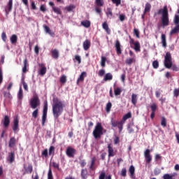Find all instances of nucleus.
<instances>
[{"label":"nucleus","mask_w":179,"mask_h":179,"mask_svg":"<svg viewBox=\"0 0 179 179\" xmlns=\"http://www.w3.org/2000/svg\"><path fill=\"white\" fill-rule=\"evenodd\" d=\"M92 134L95 139L101 138V135H103V126L101 125V123L98 122L96 124Z\"/></svg>","instance_id":"nucleus-3"},{"label":"nucleus","mask_w":179,"mask_h":179,"mask_svg":"<svg viewBox=\"0 0 179 179\" xmlns=\"http://www.w3.org/2000/svg\"><path fill=\"white\" fill-rule=\"evenodd\" d=\"M173 94H174L175 97H178V96H179V89H177V88L174 89Z\"/></svg>","instance_id":"nucleus-62"},{"label":"nucleus","mask_w":179,"mask_h":179,"mask_svg":"<svg viewBox=\"0 0 179 179\" xmlns=\"http://www.w3.org/2000/svg\"><path fill=\"white\" fill-rule=\"evenodd\" d=\"M161 125L162 127H167V120H166V117H162Z\"/></svg>","instance_id":"nucleus-43"},{"label":"nucleus","mask_w":179,"mask_h":179,"mask_svg":"<svg viewBox=\"0 0 179 179\" xmlns=\"http://www.w3.org/2000/svg\"><path fill=\"white\" fill-rule=\"evenodd\" d=\"M164 65L167 69H170L173 66V57H171V53L167 52L164 57Z\"/></svg>","instance_id":"nucleus-4"},{"label":"nucleus","mask_w":179,"mask_h":179,"mask_svg":"<svg viewBox=\"0 0 179 179\" xmlns=\"http://www.w3.org/2000/svg\"><path fill=\"white\" fill-rule=\"evenodd\" d=\"M99 179H106V173L105 172H102L100 175H99Z\"/></svg>","instance_id":"nucleus-64"},{"label":"nucleus","mask_w":179,"mask_h":179,"mask_svg":"<svg viewBox=\"0 0 179 179\" xmlns=\"http://www.w3.org/2000/svg\"><path fill=\"white\" fill-rule=\"evenodd\" d=\"M177 33H179V25H175L174 28L170 31L171 36H173V34H177Z\"/></svg>","instance_id":"nucleus-33"},{"label":"nucleus","mask_w":179,"mask_h":179,"mask_svg":"<svg viewBox=\"0 0 179 179\" xmlns=\"http://www.w3.org/2000/svg\"><path fill=\"white\" fill-rule=\"evenodd\" d=\"M120 176H122V177H127V169L126 168L122 169Z\"/></svg>","instance_id":"nucleus-54"},{"label":"nucleus","mask_w":179,"mask_h":179,"mask_svg":"<svg viewBox=\"0 0 179 179\" xmlns=\"http://www.w3.org/2000/svg\"><path fill=\"white\" fill-rule=\"evenodd\" d=\"M76 8V6H75L74 5H70L66 7V10L67 12H71V10H73V9H75Z\"/></svg>","instance_id":"nucleus-56"},{"label":"nucleus","mask_w":179,"mask_h":179,"mask_svg":"<svg viewBox=\"0 0 179 179\" xmlns=\"http://www.w3.org/2000/svg\"><path fill=\"white\" fill-rule=\"evenodd\" d=\"M106 62H107V57L102 56L101 59V66H102V68L106 67Z\"/></svg>","instance_id":"nucleus-38"},{"label":"nucleus","mask_w":179,"mask_h":179,"mask_svg":"<svg viewBox=\"0 0 179 179\" xmlns=\"http://www.w3.org/2000/svg\"><path fill=\"white\" fill-rule=\"evenodd\" d=\"M81 177L83 179H86L87 177V169H84L81 170Z\"/></svg>","instance_id":"nucleus-39"},{"label":"nucleus","mask_w":179,"mask_h":179,"mask_svg":"<svg viewBox=\"0 0 179 179\" xmlns=\"http://www.w3.org/2000/svg\"><path fill=\"white\" fill-rule=\"evenodd\" d=\"M108 157H114L115 156V152H114V148L111 143L108 145Z\"/></svg>","instance_id":"nucleus-15"},{"label":"nucleus","mask_w":179,"mask_h":179,"mask_svg":"<svg viewBox=\"0 0 179 179\" xmlns=\"http://www.w3.org/2000/svg\"><path fill=\"white\" fill-rule=\"evenodd\" d=\"M51 54L52 58H54L55 59H58V58H59V52L58 51V50L55 49L52 50Z\"/></svg>","instance_id":"nucleus-22"},{"label":"nucleus","mask_w":179,"mask_h":179,"mask_svg":"<svg viewBox=\"0 0 179 179\" xmlns=\"http://www.w3.org/2000/svg\"><path fill=\"white\" fill-rule=\"evenodd\" d=\"M23 64H24V66L22 68V73H26V72L29 71L27 69V68H29V62L27 61V59H24Z\"/></svg>","instance_id":"nucleus-23"},{"label":"nucleus","mask_w":179,"mask_h":179,"mask_svg":"<svg viewBox=\"0 0 179 179\" xmlns=\"http://www.w3.org/2000/svg\"><path fill=\"white\" fill-rule=\"evenodd\" d=\"M144 157L145 159L146 163L149 164L152 162V155H150V150L147 149L144 152Z\"/></svg>","instance_id":"nucleus-9"},{"label":"nucleus","mask_w":179,"mask_h":179,"mask_svg":"<svg viewBox=\"0 0 179 179\" xmlns=\"http://www.w3.org/2000/svg\"><path fill=\"white\" fill-rule=\"evenodd\" d=\"M113 3H115L117 6L121 5V0H111Z\"/></svg>","instance_id":"nucleus-63"},{"label":"nucleus","mask_w":179,"mask_h":179,"mask_svg":"<svg viewBox=\"0 0 179 179\" xmlns=\"http://www.w3.org/2000/svg\"><path fill=\"white\" fill-rule=\"evenodd\" d=\"M131 103L134 106H136V103H138V95L136 94H132Z\"/></svg>","instance_id":"nucleus-28"},{"label":"nucleus","mask_w":179,"mask_h":179,"mask_svg":"<svg viewBox=\"0 0 179 179\" xmlns=\"http://www.w3.org/2000/svg\"><path fill=\"white\" fill-rule=\"evenodd\" d=\"M90 45H91V42L90 40L89 39H86L83 44V47L84 48L85 51H87V50H89V48H90Z\"/></svg>","instance_id":"nucleus-16"},{"label":"nucleus","mask_w":179,"mask_h":179,"mask_svg":"<svg viewBox=\"0 0 179 179\" xmlns=\"http://www.w3.org/2000/svg\"><path fill=\"white\" fill-rule=\"evenodd\" d=\"M44 29H45V33H47L48 34H50V36H55V34L51 31V29H50V27H48V26L45 25L43 26Z\"/></svg>","instance_id":"nucleus-32"},{"label":"nucleus","mask_w":179,"mask_h":179,"mask_svg":"<svg viewBox=\"0 0 179 179\" xmlns=\"http://www.w3.org/2000/svg\"><path fill=\"white\" fill-rule=\"evenodd\" d=\"M134 33L137 38H141V33L139 32V29L135 28L134 29Z\"/></svg>","instance_id":"nucleus-47"},{"label":"nucleus","mask_w":179,"mask_h":179,"mask_svg":"<svg viewBox=\"0 0 179 179\" xmlns=\"http://www.w3.org/2000/svg\"><path fill=\"white\" fill-rule=\"evenodd\" d=\"M152 66L154 69H157V68H159V62L157 60H155L152 62Z\"/></svg>","instance_id":"nucleus-55"},{"label":"nucleus","mask_w":179,"mask_h":179,"mask_svg":"<svg viewBox=\"0 0 179 179\" xmlns=\"http://www.w3.org/2000/svg\"><path fill=\"white\" fill-rule=\"evenodd\" d=\"M29 104L31 106V108L33 110H36L37 107H40L41 101H40V98H38V96L37 94H35L32 99L29 101Z\"/></svg>","instance_id":"nucleus-5"},{"label":"nucleus","mask_w":179,"mask_h":179,"mask_svg":"<svg viewBox=\"0 0 179 179\" xmlns=\"http://www.w3.org/2000/svg\"><path fill=\"white\" fill-rule=\"evenodd\" d=\"M129 118H132V113L131 112H128L127 114H125L122 119V122L124 125V124H125V122L127 121V120H129Z\"/></svg>","instance_id":"nucleus-19"},{"label":"nucleus","mask_w":179,"mask_h":179,"mask_svg":"<svg viewBox=\"0 0 179 179\" xmlns=\"http://www.w3.org/2000/svg\"><path fill=\"white\" fill-rule=\"evenodd\" d=\"M135 62L136 59H134V57H133L127 59L125 63L127 64V65H132V64H134V62Z\"/></svg>","instance_id":"nucleus-40"},{"label":"nucleus","mask_w":179,"mask_h":179,"mask_svg":"<svg viewBox=\"0 0 179 179\" xmlns=\"http://www.w3.org/2000/svg\"><path fill=\"white\" fill-rule=\"evenodd\" d=\"M162 13V24L164 26V27H166V26H169L170 24V20H169V9L167 8V6H164L163 9H159L157 12L158 15H161Z\"/></svg>","instance_id":"nucleus-2"},{"label":"nucleus","mask_w":179,"mask_h":179,"mask_svg":"<svg viewBox=\"0 0 179 179\" xmlns=\"http://www.w3.org/2000/svg\"><path fill=\"white\" fill-rule=\"evenodd\" d=\"M48 179H54V176H52V171L51 170V168H50L48 170Z\"/></svg>","instance_id":"nucleus-50"},{"label":"nucleus","mask_w":179,"mask_h":179,"mask_svg":"<svg viewBox=\"0 0 179 179\" xmlns=\"http://www.w3.org/2000/svg\"><path fill=\"white\" fill-rule=\"evenodd\" d=\"M11 44H16L17 43V35L13 34L10 38Z\"/></svg>","instance_id":"nucleus-27"},{"label":"nucleus","mask_w":179,"mask_h":179,"mask_svg":"<svg viewBox=\"0 0 179 179\" xmlns=\"http://www.w3.org/2000/svg\"><path fill=\"white\" fill-rule=\"evenodd\" d=\"M86 76H87V73H86V71L82 72L81 74L80 75V77L77 80V85H79V82H83Z\"/></svg>","instance_id":"nucleus-18"},{"label":"nucleus","mask_w":179,"mask_h":179,"mask_svg":"<svg viewBox=\"0 0 179 179\" xmlns=\"http://www.w3.org/2000/svg\"><path fill=\"white\" fill-rule=\"evenodd\" d=\"M91 22L90 20H84L81 22V25L85 27L86 29L90 27Z\"/></svg>","instance_id":"nucleus-36"},{"label":"nucleus","mask_w":179,"mask_h":179,"mask_svg":"<svg viewBox=\"0 0 179 179\" xmlns=\"http://www.w3.org/2000/svg\"><path fill=\"white\" fill-rule=\"evenodd\" d=\"M113 142L115 145H118V143H120V137L118 136H115L113 139Z\"/></svg>","instance_id":"nucleus-58"},{"label":"nucleus","mask_w":179,"mask_h":179,"mask_svg":"<svg viewBox=\"0 0 179 179\" xmlns=\"http://www.w3.org/2000/svg\"><path fill=\"white\" fill-rule=\"evenodd\" d=\"M27 174H31L33 173V165L29 164L27 167H24Z\"/></svg>","instance_id":"nucleus-29"},{"label":"nucleus","mask_w":179,"mask_h":179,"mask_svg":"<svg viewBox=\"0 0 179 179\" xmlns=\"http://www.w3.org/2000/svg\"><path fill=\"white\" fill-rule=\"evenodd\" d=\"M60 83H66V76L62 75L60 77Z\"/></svg>","instance_id":"nucleus-51"},{"label":"nucleus","mask_w":179,"mask_h":179,"mask_svg":"<svg viewBox=\"0 0 179 179\" xmlns=\"http://www.w3.org/2000/svg\"><path fill=\"white\" fill-rule=\"evenodd\" d=\"M95 3L97 6H103L104 0H95Z\"/></svg>","instance_id":"nucleus-45"},{"label":"nucleus","mask_w":179,"mask_h":179,"mask_svg":"<svg viewBox=\"0 0 179 179\" xmlns=\"http://www.w3.org/2000/svg\"><path fill=\"white\" fill-rule=\"evenodd\" d=\"M150 108L152 111L150 114V118L151 120H153V118H155L156 110H157V104H156V103H153L152 104L150 105Z\"/></svg>","instance_id":"nucleus-12"},{"label":"nucleus","mask_w":179,"mask_h":179,"mask_svg":"<svg viewBox=\"0 0 179 179\" xmlns=\"http://www.w3.org/2000/svg\"><path fill=\"white\" fill-rule=\"evenodd\" d=\"M133 45H134V50L136 52H141V43H139V41H136V43Z\"/></svg>","instance_id":"nucleus-26"},{"label":"nucleus","mask_w":179,"mask_h":179,"mask_svg":"<svg viewBox=\"0 0 179 179\" xmlns=\"http://www.w3.org/2000/svg\"><path fill=\"white\" fill-rule=\"evenodd\" d=\"M38 116V108H36L34 110V113H32V117L33 118H37Z\"/></svg>","instance_id":"nucleus-52"},{"label":"nucleus","mask_w":179,"mask_h":179,"mask_svg":"<svg viewBox=\"0 0 179 179\" xmlns=\"http://www.w3.org/2000/svg\"><path fill=\"white\" fill-rule=\"evenodd\" d=\"M13 6V0H9L8 5L5 7V12L6 16L9 15V12H12V8Z\"/></svg>","instance_id":"nucleus-11"},{"label":"nucleus","mask_w":179,"mask_h":179,"mask_svg":"<svg viewBox=\"0 0 179 179\" xmlns=\"http://www.w3.org/2000/svg\"><path fill=\"white\" fill-rule=\"evenodd\" d=\"M17 142V141L15 137H11L8 141V148H15Z\"/></svg>","instance_id":"nucleus-17"},{"label":"nucleus","mask_w":179,"mask_h":179,"mask_svg":"<svg viewBox=\"0 0 179 179\" xmlns=\"http://www.w3.org/2000/svg\"><path fill=\"white\" fill-rule=\"evenodd\" d=\"M17 96L20 100H22V99H23V90L22 89V87H20Z\"/></svg>","instance_id":"nucleus-49"},{"label":"nucleus","mask_w":179,"mask_h":179,"mask_svg":"<svg viewBox=\"0 0 179 179\" xmlns=\"http://www.w3.org/2000/svg\"><path fill=\"white\" fill-rule=\"evenodd\" d=\"M110 125L113 128H115L117 127L119 132L120 133L122 132V129H124V123H122V120L117 121L114 120V118H111Z\"/></svg>","instance_id":"nucleus-6"},{"label":"nucleus","mask_w":179,"mask_h":179,"mask_svg":"<svg viewBox=\"0 0 179 179\" xmlns=\"http://www.w3.org/2000/svg\"><path fill=\"white\" fill-rule=\"evenodd\" d=\"M13 131L15 134L19 132V119H17V117L14 118L13 120Z\"/></svg>","instance_id":"nucleus-10"},{"label":"nucleus","mask_w":179,"mask_h":179,"mask_svg":"<svg viewBox=\"0 0 179 179\" xmlns=\"http://www.w3.org/2000/svg\"><path fill=\"white\" fill-rule=\"evenodd\" d=\"M102 27L106 31L107 34H111V29L108 27V24L106 22L102 24Z\"/></svg>","instance_id":"nucleus-25"},{"label":"nucleus","mask_w":179,"mask_h":179,"mask_svg":"<svg viewBox=\"0 0 179 179\" xmlns=\"http://www.w3.org/2000/svg\"><path fill=\"white\" fill-rule=\"evenodd\" d=\"M107 17H109V19H111L113 17V10L111 8H108L107 11L106 12Z\"/></svg>","instance_id":"nucleus-37"},{"label":"nucleus","mask_w":179,"mask_h":179,"mask_svg":"<svg viewBox=\"0 0 179 179\" xmlns=\"http://www.w3.org/2000/svg\"><path fill=\"white\" fill-rule=\"evenodd\" d=\"M161 40H162V47H164V48H166V47H167V41L166 39V34H162Z\"/></svg>","instance_id":"nucleus-24"},{"label":"nucleus","mask_w":179,"mask_h":179,"mask_svg":"<svg viewBox=\"0 0 179 179\" xmlns=\"http://www.w3.org/2000/svg\"><path fill=\"white\" fill-rule=\"evenodd\" d=\"M48 111V103L47 101L44 103L43 115H42V127L45 125V122L47 121V113Z\"/></svg>","instance_id":"nucleus-7"},{"label":"nucleus","mask_w":179,"mask_h":179,"mask_svg":"<svg viewBox=\"0 0 179 179\" xmlns=\"http://www.w3.org/2000/svg\"><path fill=\"white\" fill-rule=\"evenodd\" d=\"M94 164H96V158H92L91 160L90 170H94Z\"/></svg>","instance_id":"nucleus-44"},{"label":"nucleus","mask_w":179,"mask_h":179,"mask_svg":"<svg viewBox=\"0 0 179 179\" xmlns=\"http://www.w3.org/2000/svg\"><path fill=\"white\" fill-rule=\"evenodd\" d=\"M55 150V147L50 146L49 148V155L51 156V155H52V153H54Z\"/></svg>","instance_id":"nucleus-59"},{"label":"nucleus","mask_w":179,"mask_h":179,"mask_svg":"<svg viewBox=\"0 0 179 179\" xmlns=\"http://www.w3.org/2000/svg\"><path fill=\"white\" fill-rule=\"evenodd\" d=\"M105 73H106V70L101 69L99 71L98 75H99V76H104Z\"/></svg>","instance_id":"nucleus-61"},{"label":"nucleus","mask_w":179,"mask_h":179,"mask_svg":"<svg viewBox=\"0 0 179 179\" xmlns=\"http://www.w3.org/2000/svg\"><path fill=\"white\" fill-rule=\"evenodd\" d=\"M103 80L105 82H108V80H113V74H111V73H107L103 78Z\"/></svg>","instance_id":"nucleus-31"},{"label":"nucleus","mask_w":179,"mask_h":179,"mask_svg":"<svg viewBox=\"0 0 179 179\" xmlns=\"http://www.w3.org/2000/svg\"><path fill=\"white\" fill-rule=\"evenodd\" d=\"M8 161L10 163H12L13 162H15V152H11L8 157Z\"/></svg>","instance_id":"nucleus-30"},{"label":"nucleus","mask_w":179,"mask_h":179,"mask_svg":"<svg viewBox=\"0 0 179 179\" xmlns=\"http://www.w3.org/2000/svg\"><path fill=\"white\" fill-rule=\"evenodd\" d=\"M50 167H53V169H55L56 170H59V164L55 162H50Z\"/></svg>","instance_id":"nucleus-34"},{"label":"nucleus","mask_w":179,"mask_h":179,"mask_svg":"<svg viewBox=\"0 0 179 179\" xmlns=\"http://www.w3.org/2000/svg\"><path fill=\"white\" fill-rule=\"evenodd\" d=\"M173 23L175 25H179V15H176L173 19Z\"/></svg>","instance_id":"nucleus-48"},{"label":"nucleus","mask_w":179,"mask_h":179,"mask_svg":"<svg viewBox=\"0 0 179 179\" xmlns=\"http://www.w3.org/2000/svg\"><path fill=\"white\" fill-rule=\"evenodd\" d=\"M122 92V90L120 87H116L114 89L115 96H120Z\"/></svg>","instance_id":"nucleus-41"},{"label":"nucleus","mask_w":179,"mask_h":179,"mask_svg":"<svg viewBox=\"0 0 179 179\" xmlns=\"http://www.w3.org/2000/svg\"><path fill=\"white\" fill-rule=\"evenodd\" d=\"M3 124L6 128H8V127H9V124H10V119L9 118V116L8 115L4 116Z\"/></svg>","instance_id":"nucleus-20"},{"label":"nucleus","mask_w":179,"mask_h":179,"mask_svg":"<svg viewBox=\"0 0 179 179\" xmlns=\"http://www.w3.org/2000/svg\"><path fill=\"white\" fill-rule=\"evenodd\" d=\"M52 10L55 12V13H57V15H62V11L59 8L52 7Z\"/></svg>","instance_id":"nucleus-42"},{"label":"nucleus","mask_w":179,"mask_h":179,"mask_svg":"<svg viewBox=\"0 0 179 179\" xmlns=\"http://www.w3.org/2000/svg\"><path fill=\"white\" fill-rule=\"evenodd\" d=\"M111 107H113V103H111V102H108L106 104V113H110V111H111Z\"/></svg>","instance_id":"nucleus-46"},{"label":"nucleus","mask_w":179,"mask_h":179,"mask_svg":"<svg viewBox=\"0 0 179 179\" xmlns=\"http://www.w3.org/2000/svg\"><path fill=\"white\" fill-rule=\"evenodd\" d=\"M150 9H152V5L150 3H147L144 9V15H146L148 12H150Z\"/></svg>","instance_id":"nucleus-35"},{"label":"nucleus","mask_w":179,"mask_h":179,"mask_svg":"<svg viewBox=\"0 0 179 179\" xmlns=\"http://www.w3.org/2000/svg\"><path fill=\"white\" fill-rule=\"evenodd\" d=\"M173 177H174L173 175H170L169 173H166L163 176L164 179H173Z\"/></svg>","instance_id":"nucleus-53"},{"label":"nucleus","mask_w":179,"mask_h":179,"mask_svg":"<svg viewBox=\"0 0 179 179\" xmlns=\"http://www.w3.org/2000/svg\"><path fill=\"white\" fill-rule=\"evenodd\" d=\"M129 172L130 173V177L132 179H135L136 176H135V166H134V165L130 166L129 169Z\"/></svg>","instance_id":"nucleus-21"},{"label":"nucleus","mask_w":179,"mask_h":179,"mask_svg":"<svg viewBox=\"0 0 179 179\" xmlns=\"http://www.w3.org/2000/svg\"><path fill=\"white\" fill-rule=\"evenodd\" d=\"M115 47L117 55H121L122 54V50H121V43H120L118 40H116Z\"/></svg>","instance_id":"nucleus-14"},{"label":"nucleus","mask_w":179,"mask_h":179,"mask_svg":"<svg viewBox=\"0 0 179 179\" xmlns=\"http://www.w3.org/2000/svg\"><path fill=\"white\" fill-rule=\"evenodd\" d=\"M126 17H127L125 16V14H120L119 15V19H120V22H124V20H125Z\"/></svg>","instance_id":"nucleus-60"},{"label":"nucleus","mask_w":179,"mask_h":179,"mask_svg":"<svg viewBox=\"0 0 179 179\" xmlns=\"http://www.w3.org/2000/svg\"><path fill=\"white\" fill-rule=\"evenodd\" d=\"M3 96L4 97H6V99H11L12 98V95L10 94V92H3Z\"/></svg>","instance_id":"nucleus-57"},{"label":"nucleus","mask_w":179,"mask_h":179,"mask_svg":"<svg viewBox=\"0 0 179 179\" xmlns=\"http://www.w3.org/2000/svg\"><path fill=\"white\" fill-rule=\"evenodd\" d=\"M66 155H67L69 157H75L76 150L72 147H68L66 151Z\"/></svg>","instance_id":"nucleus-8"},{"label":"nucleus","mask_w":179,"mask_h":179,"mask_svg":"<svg viewBox=\"0 0 179 179\" xmlns=\"http://www.w3.org/2000/svg\"><path fill=\"white\" fill-rule=\"evenodd\" d=\"M38 66L40 68L39 75H41V76H44V75L45 73H47V67H45V64H39Z\"/></svg>","instance_id":"nucleus-13"},{"label":"nucleus","mask_w":179,"mask_h":179,"mask_svg":"<svg viewBox=\"0 0 179 179\" xmlns=\"http://www.w3.org/2000/svg\"><path fill=\"white\" fill-rule=\"evenodd\" d=\"M53 103L52 105V115L55 120H58L59 116L64 113V108H65V103L58 97H55L52 99Z\"/></svg>","instance_id":"nucleus-1"}]
</instances>
